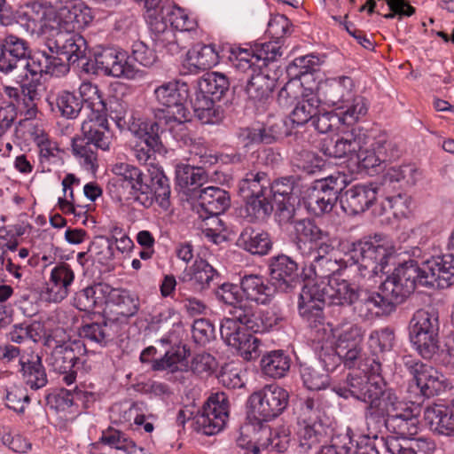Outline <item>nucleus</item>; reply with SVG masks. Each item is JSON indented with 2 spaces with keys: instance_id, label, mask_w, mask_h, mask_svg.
I'll use <instances>...</instances> for the list:
<instances>
[{
  "instance_id": "774afa93",
  "label": "nucleus",
  "mask_w": 454,
  "mask_h": 454,
  "mask_svg": "<svg viewBox=\"0 0 454 454\" xmlns=\"http://www.w3.org/2000/svg\"><path fill=\"white\" fill-rule=\"evenodd\" d=\"M236 344L231 347L236 348L247 361L254 360L260 356L261 340L251 333H244Z\"/></svg>"
},
{
  "instance_id": "603ef678",
  "label": "nucleus",
  "mask_w": 454,
  "mask_h": 454,
  "mask_svg": "<svg viewBox=\"0 0 454 454\" xmlns=\"http://www.w3.org/2000/svg\"><path fill=\"white\" fill-rule=\"evenodd\" d=\"M340 109L342 112L338 116V121L348 126L357 122L365 116L368 111L365 98L362 96H355L353 92L351 98L345 102Z\"/></svg>"
},
{
  "instance_id": "49530a36",
  "label": "nucleus",
  "mask_w": 454,
  "mask_h": 454,
  "mask_svg": "<svg viewBox=\"0 0 454 454\" xmlns=\"http://www.w3.org/2000/svg\"><path fill=\"white\" fill-rule=\"evenodd\" d=\"M80 100L91 109L95 117L106 118L107 106L98 87L90 82H83L79 87Z\"/></svg>"
},
{
  "instance_id": "f03ea898",
  "label": "nucleus",
  "mask_w": 454,
  "mask_h": 454,
  "mask_svg": "<svg viewBox=\"0 0 454 454\" xmlns=\"http://www.w3.org/2000/svg\"><path fill=\"white\" fill-rule=\"evenodd\" d=\"M113 172L121 177L123 186L129 188V200L137 202L145 207H149L156 201L164 210H168L170 202L169 180L164 172L158 168L148 169V175L124 162L113 166Z\"/></svg>"
},
{
  "instance_id": "052dcab7",
  "label": "nucleus",
  "mask_w": 454,
  "mask_h": 454,
  "mask_svg": "<svg viewBox=\"0 0 454 454\" xmlns=\"http://www.w3.org/2000/svg\"><path fill=\"white\" fill-rule=\"evenodd\" d=\"M259 436L257 438L258 443L262 448L270 447L271 450L283 453L286 452L290 445V433L286 428L276 429L273 433L270 429V434L265 436L262 434L258 427Z\"/></svg>"
},
{
  "instance_id": "bf43d9fd",
  "label": "nucleus",
  "mask_w": 454,
  "mask_h": 454,
  "mask_svg": "<svg viewBox=\"0 0 454 454\" xmlns=\"http://www.w3.org/2000/svg\"><path fill=\"white\" fill-rule=\"evenodd\" d=\"M190 64L199 70H207L218 62V54L211 45H202L189 51Z\"/></svg>"
},
{
  "instance_id": "ddd939ff",
  "label": "nucleus",
  "mask_w": 454,
  "mask_h": 454,
  "mask_svg": "<svg viewBox=\"0 0 454 454\" xmlns=\"http://www.w3.org/2000/svg\"><path fill=\"white\" fill-rule=\"evenodd\" d=\"M344 183L345 180L340 176H330L316 180L308 194V207L316 215L331 212L339 199Z\"/></svg>"
},
{
  "instance_id": "6e6d98bb",
  "label": "nucleus",
  "mask_w": 454,
  "mask_h": 454,
  "mask_svg": "<svg viewBox=\"0 0 454 454\" xmlns=\"http://www.w3.org/2000/svg\"><path fill=\"white\" fill-rule=\"evenodd\" d=\"M103 443L108 444L117 450L126 452V454H151L137 444L121 431L110 429L104 433L101 437Z\"/></svg>"
},
{
  "instance_id": "1a4fd4ad",
  "label": "nucleus",
  "mask_w": 454,
  "mask_h": 454,
  "mask_svg": "<svg viewBox=\"0 0 454 454\" xmlns=\"http://www.w3.org/2000/svg\"><path fill=\"white\" fill-rule=\"evenodd\" d=\"M154 95L157 102L168 110V115L166 116L165 122H174L175 125H172L171 129L184 131L185 129L184 123L189 114L187 108L184 106L189 98L187 85L178 82H168L157 87L154 90Z\"/></svg>"
},
{
  "instance_id": "6ab92c4d",
  "label": "nucleus",
  "mask_w": 454,
  "mask_h": 454,
  "mask_svg": "<svg viewBox=\"0 0 454 454\" xmlns=\"http://www.w3.org/2000/svg\"><path fill=\"white\" fill-rule=\"evenodd\" d=\"M0 72L21 71L29 58L30 50L26 40L14 35H7L1 43Z\"/></svg>"
},
{
  "instance_id": "c756f323",
  "label": "nucleus",
  "mask_w": 454,
  "mask_h": 454,
  "mask_svg": "<svg viewBox=\"0 0 454 454\" xmlns=\"http://www.w3.org/2000/svg\"><path fill=\"white\" fill-rule=\"evenodd\" d=\"M84 351L85 345L81 340L53 347L51 355V365L54 371L66 373L72 370L79 360V356Z\"/></svg>"
},
{
  "instance_id": "e2e57ef3",
  "label": "nucleus",
  "mask_w": 454,
  "mask_h": 454,
  "mask_svg": "<svg viewBox=\"0 0 454 454\" xmlns=\"http://www.w3.org/2000/svg\"><path fill=\"white\" fill-rule=\"evenodd\" d=\"M293 165L308 175H314L325 166V160L316 153L301 150L293 159Z\"/></svg>"
},
{
  "instance_id": "0eeeda50",
  "label": "nucleus",
  "mask_w": 454,
  "mask_h": 454,
  "mask_svg": "<svg viewBox=\"0 0 454 454\" xmlns=\"http://www.w3.org/2000/svg\"><path fill=\"white\" fill-rule=\"evenodd\" d=\"M410 337L420 356L433 358L439 349V320L434 311L419 309L411 320Z\"/></svg>"
},
{
  "instance_id": "4468645a",
  "label": "nucleus",
  "mask_w": 454,
  "mask_h": 454,
  "mask_svg": "<svg viewBox=\"0 0 454 454\" xmlns=\"http://www.w3.org/2000/svg\"><path fill=\"white\" fill-rule=\"evenodd\" d=\"M386 382L380 381L377 390L365 409V419L380 422L385 419L394 418L404 411L411 405L398 398L394 390L386 389Z\"/></svg>"
},
{
  "instance_id": "79ce46f5",
  "label": "nucleus",
  "mask_w": 454,
  "mask_h": 454,
  "mask_svg": "<svg viewBox=\"0 0 454 454\" xmlns=\"http://www.w3.org/2000/svg\"><path fill=\"white\" fill-rule=\"evenodd\" d=\"M304 386L309 390H321L328 387L329 375L320 361L303 363L300 368Z\"/></svg>"
},
{
  "instance_id": "bb28decb",
  "label": "nucleus",
  "mask_w": 454,
  "mask_h": 454,
  "mask_svg": "<svg viewBox=\"0 0 454 454\" xmlns=\"http://www.w3.org/2000/svg\"><path fill=\"white\" fill-rule=\"evenodd\" d=\"M74 280V273L70 265L61 262L51 270L46 286V299L49 301L59 302L69 294Z\"/></svg>"
},
{
  "instance_id": "c85d7f7f",
  "label": "nucleus",
  "mask_w": 454,
  "mask_h": 454,
  "mask_svg": "<svg viewBox=\"0 0 454 454\" xmlns=\"http://www.w3.org/2000/svg\"><path fill=\"white\" fill-rule=\"evenodd\" d=\"M110 292L111 286L97 283L77 292L74 302L79 310L85 312H90L96 309H106Z\"/></svg>"
},
{
  "instance_id": "680f3d73",
  "label": "nucleus",
  "mask_w": 454,
  "mask_h": 454,
  "mask_svg": "<svg viewBox=\"0 0 454 454\" xmlns=\"http://www.w3.org/2000/svg\"><path fill=\"white\" fill-rule=\"evenodd\" d=\"M55 105L61 116L67 119H75L82 108V101L73 92L65 90L60 92L56 99Z\"/></svg>"
},
{
  "instance_id": "13d9d810",
  "label": "nucleus",
  "mask_w": 454,
  "mask_h": 454,
  "mask_svg": "<svg viewBox=\"0 0 454 454\" xmlns=\"http://www.w3.org/2000/svg\"><path fill=\"white\" fill-rule=\"evenodd\" d=\"M347 268V262L342 260L331 258H323L318 256L317 260H312L310 262V270L315 276L327 279L333 277H340V270Z\"/></svg>"
},
{
  "instance_id": "9d476101",
  "label": "nucleus",
  "mask_w": 454,
  "mask_h": 454,
  "mask_svg": "<svg viewBox=\"0 0 454 454\" xmlns=\"http://www.w3.org/2000/svg\"><path fill=\"white\" fill-rule=\"evenodd\" d=\"M229 417V402L223 392L211 395L194 417L193 428L205 435H214L221 432Z\"/></svg>"
},
{
  "instance_id": "ea45409f",
  "label": "nucleus",
  "mask_w": 454,
  "mask_h": 454,
  "mask_svg": "<svg viewBox=\"0 0 454 454\" xmlns=\"http://www.w3.org/2000/svg\"><path fill=\"white\" fill-rule=\"evenodd\" d=\"M379 383H371L370 380L365 375H352L349 374L346 380V386L343 388V393L340 395L348 397V393L357 400L370 403L372 398L374 396V391L377 390ZM342 391V388H340Z\"/></svg>"
},
{
  "instance_id": "9b49d317",
  "label": "nucleus",
  "mask_w": 454,
  "mask_h": 454,
  "mask_svg": "<svg viewBox=\"0 0 454 454\" xmlns=\"http://www.w3.org/2000/svg\"><path fill=\"white\" fill-rule=\"evenodd\" d=\"M197 200L195 209L202 220H211L212 227L207 229L210 231H220L216 225H221V220L218 215L224 213L231 205L229 193L216 186H207L200 188L193 195Z\"/></svg>"
},
{
  "instance_id": "473e14b6",
  "label": "nucleus",
  "mask_w": 454,
  "mask_h": 454,
  "mask_svg": "<svg viewBox=\"0 0 454 454\" xmlns=\"http://www.w3.org/2000/svg\"><path fill=\"white\" fill-rule=\"evenodd\" d=\"M240 288L247 300L259 304H267L273 294L269 281L257 274L245 275L240 279Z\"/></svg>"
},
{
  "instance_id": "4c0bfd02",
  "label": "nucleus",
  "mask_w": 454,
  "mask_h": 454,
  "mask_svg": "<svg viewBox=\"0 0 454 454\" xmlns=\"http://www.w3.org/2000/svg\"><path fill=\"white\" fill-rule=\"evenodd\" d=\"M296 233V247L305 254V250H311L312 245L323 240L326 237L324 232L312 220L302 219L297 221L294 224Z\"/></svg>"
},
{
  "instance_id": "37998d69",
  "label": "nucleus",
  "mask_w": 454,
  "mask_h": 454,
  "mask_svg": "<svg viewBox=\"0 0 454 454\" xmlns=\"http://www.w3.org/2000/svg\"><path fill=\"white\" fill-rule=\"evenodd\" d=\"M275 87V79L271 78L263 70L253 74L247 81L245 91L253 102H262L267 99Z\"/></svg>"
},
{
  "instance_id": "423d86ee",
  "label": "nucleus",
  "mask_w": 454,
  "mask_h": 454,
  "mask_svg": "<svg viewBox=\"0 0 454 454\" xmlns=\"http://www.w3.org/2000/svg\"><path fill=\"white\" fill-rule=\"evenodd\" d=\"M288 400L289 394L286 389L275 384L266 385L249 396L251 413L248 419L254 420L262 434L267 436L270 427L264 422L278 417L287 407Z\"/></svg>"
},
{
  "instance_id": "7c9ffc66",
  "label": "nucleus",
  "mask_w": 454,
  "mask_h": 454,
  "mask_svg": "<svg viewBox=\"0 0 454 454\" xmlns=\"http://www.w3.org/2000/svg\"><path fill=\"white\" fill-rule=\"evenodd\" d=\"M120 333V325L114 319L108 317L102 323H90L83 325L79 329L82 338L102 347L114 340Z\"/></svg>"
},
{
  "instance_id": "8fccbe9b",
  "label": "nucleus",
  "mask_w": 454,
  "mask_h": 454,
  "mask_svg": "<svg viewBox=\"0 0 454 454\" xmlns=\"http://www.w3.org/2000/svg\"><path fill=\"white\" fill-rule=\"evenodd\" d=\"M332 331L337 338L336 348L361 346L364 336L361 326L349 323L338 324Z\"/></svg>"
},
{
  "instance_id": "a211bd4d",
  "label": "nucleus",
  "mask_w": 454,
  "mask_h": 454,
  "mask_svg": "<svg viewBox=\"0 0 454 454\" xmlns=\"http://www.w3.org/2000/svg\"><path fill=\"white\" fill-rule=\"evenodd\" d=\"M405 365L423 396L430 398L445 389V377L432 366L413 360L407 361Z\"/></svg>"
},
{
  "instance_id": "a18cd8bd",
  "label": "nucleus",
  "mask_w": 454,
  "mask_h": 454,
  "mask_svg": "<svg viewBox=\"0 0 454 454\" xmlns=\"http://www.w3.org/2000/svg\"><path fill=\"white\" fill-rule=\"evenodd\" d=\"M261 367L265 375L279 379L289 370L290 359L283 350H273L263 355Z\"/></svg>"
},
{
  "instance_id": "aec40b11",
  "label": "nucleus",
  "mask_w": 454,
  "mask_h": 454,
  "mask_svg": "<svg viewBox=\"0 0 454 454\" xmlns=\"http://www.w3.org/2000/svg\"><path fill=\"white\" fill-rule=\"evenodd\" d=\"M48 50L58 56H63L71 65L79 66L80 61L87 60V42L78 33L64 32V35L48 43Z\"/></svg>"
},
{
  "instance_id": "5701e85b",
  "label": "nucleus",
  "mask_w": 454,
  "mask_h": 454,
  "mask_svg": "<svg viewBox=\"0 0 454 454\" xmlns=\"http://www.w3.org/2000/svg\"><path fill=\"white\" fill-rule=\"evenodd\" d=\"M116 125L121 129H128L130 132L139 137L142 140H146L151 143L153 149L164 150L161 142V134L163 129L161 128V120L158 121H141L139 119L135 120L130 114L124 113L123 115H116L114 117Z\"/></svg>"
},
{
  "instance_id": "0e129e2a",
  "label": "nucleus",
  "mask_w": 454,
  "mask_h": 454,
  "mask_svg": "<svg viewBox=\"0 0 454 454\" xmlns=\"http://www.w3.org/2000/svg\"><path fill=\"white\" fill-rule=\"evenodd\" d=\"M89 252L95 261L102 265H106L114 257V242L104 236L97 237L89 247Z\"/></svg>"
},
{
  "instance_id": "5fc2aeb1",
  "label": "nucleus",
  "mask_w": 454,
  "mask_h": 454,
  "mask_svg": "<svg viewBox=\"0 0 454 454\" xmlns=\"http://www.w3.org/2000/svg\"><path fill=\"white\" fill-rule=\"evenodd\" d=\"M60 19V9L59 12H56L51 8L42 23L39 24L37 29L33 34L45 36L46 46L48 47L49 42L54 41L60 35H64V32H66L63 22Z\"/></svg>"
},
{
  "instance_id": "09e8293b",
  "label": "nucleus",
  "mask_w": 454,
  "mask_h": 454,
  "mask_svg": "<svg viewBox=\"0 0 454 454\" xmlns=\"http://www.w3.org/2000/svg\"><path fill=\"white\" fill-rule=\"evenodd\" d=\"M189 350L183 347L173 348L165 356L153 364V370L186 371L188 368Z\"/></svg>"
},
{
  "instance_id": "2eb2a0df",
  "label": "nucleus",
  "mask_w": 454,
  "mask_h": 454,
  "mask_svg": "<svg viewBox=\"0 0 454 454\" xmlns=\"http://www.w3.org/2000/svg\"><path fill=\"white\" fill-rule=\"evenodd\" d=\"M398 303L385 289L383 283L377 292H367L364 294L359 292V298L353 304V310L363 319L388 316L394 312Z\"/></svg>"
},
{
  "instance_id": "412c9836",
  "label": "nucleus",
  "mask_w": 454,
  "mask_h": 454,
  "mask_svg": "<svg viewBox=\"0 0 454 454\" xmlns=\"http://www.w3.org/2000/svg\"><path fill=\"white\" fill-rule=\"evenodd\" d=\"M377 192L378 187L372 184L353 185L341 194V208L348 215L364 213L376 201Z\"/></svg>"
},
{
  "instance_id": "f257e3e1",
  "label": "nucleus",
  "mask_w": 454,
  "mask_h": 454,
  "mask_svg": "<svg viewBox=\"0 0 454 454\" xmlns=\"http://www.w3.org/2000/svg\"><path fill=\"white\" fill-rule=\"evenodd\" d=\"M450 254L432 257L419 266L409 260L395 268L383 282L385 289L401 304L411 294L417 285L447 288L454 283V229L448 243Z\"/></svg>"
},
{
  "instance_id": "7ed1b4c3",
  "label": "nucleus",
  "mask_w": 454,
  "mask_h": 454,
  "mask_svg": "<svg viewBox=\"0 0 454 454\" xmlns=\"http://www.w3.org/2000/svg\"><path fill=\"white\" fill-rule=\"evenodd\" d=\"M384 425L393 434L385 441L390 454H432L434 443L426 438H415L419 432L418 413L412 406L394 418L385 419Z\"/></svg>"
},
{
  "instance_id": "f3484780",
  "label": "nucleus",
  "mask_w": 454,
  "mask_h": 454,
  "mask_svg": "<svg viewBox=\"0 0 454 454\" xmlns=\"http://www.w3.org/2000/svg\"><path fill=\"white\" fill-rule=\"evenodd\" d=\"M95 72L114 77L133 78L136 68L128 59L126 53L114 48L103 49L95 54Z\"/></svg>"
},
{
  "instance_id": "864d4df0",
  "label": "nucleus",
  "mask_w": 454,
  "mask_h": 454,
  "mask_svg": "<svg viewBox=\"0 0 454 454\" xmlns=\"http://www.w3.org/2000/svg\"><path fill=\"white\" fill-rule=\"evenodd\" d=\"M246 302L240 304L239 307L230 309V317H224L220 325V333L222 338L229 346L237 345V340L240 338L245 332L240 330L239 324L245 326V321L238 317V310L243 309Z\"/></svg>"
},
{
  "instance_id": "dca6fc26",
  "label": "nucleus",
  "mask_w": 454,
  "mask_h": 454,
  "mask_svg": "<svg viewBox=\"0 0 454 454\" xmlns=\"http://www.w3.org/2000/svg\"><path fill=\"white\" fill-rule=\"evenodd\" d=\"M164 22L157 23L155 30L161 32V35L158 38L163 46H165L171 54H177L185 45L180 43V39L171 29H167L166 23L168 22L170 26L178 30L181 34L185 31H190L194 27V22L189 19L184 10L173 6L166 9L164 14Z\"/></svg>"
},
{
  "instance_id": "cd10ccee",
  "label": "nucleus",
  "mask_w": 454,
  "mask_h": 454,
  "mask_svg": "<svg viewBox=\"0 0 454 454\" xmlns=\"http://www.w3.org/2000/svg\"><path fill=\"white\" fill-rule=\"evenodd\" d=\"M270 274L274 284L286 291L298 280V263L285 254L274 256L270 259Z\"/></svg>"
},
{
  "instance_id": "20e7f679",
  "label": "nucleus",
  "mask_w": 454,
  "mask_h": 454,
  "mask_svg": "<svg viewBox=\"0 0 454 454\" xmlns=\"http://www.w3.org/2000/svg\"><path fill=\"white\" fill-rule=\"evenodd\" d=\"M396 253L387 236L376 233L352 243L348 254L362 278H372L383 273Z\"/></svg>"
},
{
  "instance_id": "6e6552de",
  "label": "nucleus",
  "mask_w": 454,
  "mask_h": 454,
  "mask_svg": "<svg viewBox=\"0 0 454 454\" xmlns=\"http://www.w3.org/2000/svg\"><path fill=\"white\" fill-rule=\"evenodd\" d=\"M321 411L313 398L308 397L299 403V422L302 427L299 430L300 446L305 450L317 447L328 438L329 426L322 419Z\"/></svg>"
},
{
  "instance_id": "338daca9",
  "label": "nucleus",
  "mask_w": 454,
  "mask_h": 454,
  "mask_svg": "<svg viewBox=\"0 0 454 454\" xmlns=\"http://www.w3.org/2000/svg\"><path fill=\"white\" fill-rule=\"evenodd\" d=\"M215 98H213L212 96H207L201 92V90H198L196 93V98L193 102L194 111L197 114V116L204 123H213L215 121L214 118L215 117Z\"/></svg>"
},
{
  "instance_id": "4be33fe9",
  "label": "nucleus",
  "mask_w": 454,
  "mask_h": 454,
  "mask_svg": "<svg viewBox=\"0 0 454 454\" xmlns=\"http://www.w3.org/2000/svg\"><path fill=\"white\" fill-rule=\"evenodd\" d=\"M138 309L139 300L135 294L126 289L111 286L106 309H104L105 313L109 316V319H114L116 323L123 322L135 316Z\"/></svg>"
},
{
  "instance_id": "393cba45",
  "label": "nucleus",
  "mask_w": 454,
  "mask_h": 454,
  "mask_svg": "<svg viewBox=\"0 0 454 454\" xmlns=\"http://www.w3.org/2000/svg\"><path fill=\"white\" fill-rule=\"evenodd\" d=\"M354 83L350 77L343 76L339 80L325 82L317 90L319 104L340 109L352 97Z\"/></svg>"
},
{
  "instance_id": "2f4dec72",
  "label": "nucleus",
  "mask_w": 454,
  "mask_h": 454,
  "mask_svg": "<svg viewBox=\"0 0 454 454\" xmlns=\"http://www.w3.org/2000/svg\"><path fill=\"white\" fill-rule=\"evenodd\" d=\"M20 365V372L26 385L32 389L43 387L47 382V374L42 363V358L38 355L30 356H22L19 359Z\"/></svg>"
},
{
  "instance_id": "72a5a7b5",
  "label": "nucleus",
  "mask_w": 454,
  "mask_h": 454,
  "mask_svg": "<svg viewBox=\"0 0 454 454\" xmlns=\"http://www.w3.org/2000/svg\"><path fill=\"white\" fill-rule=\"evenodd\" d=\"M60 18L66 32L76 33L88 27L94 17L90 7L79 3L60 8Z\"/></svg>"
},
{
  "instance_id": "c9c22d12",
  "label": "nucleus",
  "mask_w": 454,
  "mask_h": 454,
  "mask_svg": "<svg viewBox=\"0 0 454 454\" xmlns=\"http://www.w3.org/2000/svg\"><path fill=\"white\" fill-rule=\"evenodd\" d=\"M237 244L244 250L256 255H265L272 247L271 240L267 232L251 227L245 228L242 231Z\"/></svg>"
},
{
  "instance_id": "58836bf2",
  "label": "nucleus",
  "mask_w": 454,
  "mask_h": 454,
  "mask_svg": "<svg viewBox=\"0 0 454 454\" xmlns=\"http://www.w3.org/2000/svg\"><path fill=\"white\" fill-rule=\"evenodd\" d=\"M270 178L263 171L251 170L239 181V192L242 198L270 193Z\"/></svg>"
},
{
  "instance_id": "39448f33",
  "label": "nucleus",
  "mask_w": 454,
  "mask_h": 454,
  "mask_svg": "<svg viewBox=\"0 0 454 454\" xmlns=\"http://www.w3.org/2000/svg\"><path fill=\"white\" fill-rule=\"evenodd\" d=\"M113 137L106 118L91 117L82 122L81 135L72 139L73 154L87 168L93 169L97 165L98 150L108 151Z\"/></svg>"
},
{
  "instance_id": "3c124183",
  "label": "nucleus",
  "mask_w": 454,
  "mask_h": 454,
  "mask_svg": "<svg viewBox=\"0 0 454 454\" xmlns=\"http://www.w3.org/2000/svg\"><path fill=\"white\" fill-rule=\"evenodd\" d=\"M230 86L228 78L216 72L205 74L199 81V90L207 97L212 96L213 98L220 100Z\"/></svg>"
},
{
  "instance_id": "4d7b16f0",
  "label": "nucleus",
  "mask_w": 454,
  "mask_h": 454,
  "mask_svg": "<svg viewBox=\"0 0 454 454\" xmlns=\"http://www.w3.org/2000/svg\"><path fill=\"white\" fill-rule=\"evenodd\" d=\"M319 99L316 96L302 98L290 114L291 121L298 126L312 121L318 113Z\"/></svg>"
},
{
  "instance_id": "f704fd0d",
  "label": "nucleus",
  "mask_w": 454,
  "mask_h": 454,
  "mask_svg": "<svg viewBox=\"0 0 454 454\" xmlns=\"http://www.w3.org/2000/svg\"><path fill=\"white\" fill-rule=\"evenodd\" d=\"M325 284L327 298L333 304L351 306L359 298V289L340 277H333Z\"/></svg>"
},
{
  "instance_id": "b1692460",
  "label": "nucleus",
  "mask_w": 454,
  "mask_h": 454,
  "mask_svg": "<svg viewBox=\"0 0 454 454\" xmlns=\"http://www.w3.org/2000/svg\"><path fill=\"white\" fill-rule=\"evenodd\" d=\"M238 317L245 321V327L254 333L273 330L283 320L281 315L273 309L258 311L249 302H246V306L238 310Z\"/></svg>"
},
{
  "instance_id": "f8f14e48",
  "label": "nucleus",
  "mask_w": 454,
  "mask_h": 454,
  "mask_svg": "<svg viewBox=\"0 0 454 454\" xmlns=\"http://www.w3.org/2000/svg\"><path fill=\"white\" fill-rule=\"evenodd\" d=\"M327 299V286L322 280L320 283L309 282L301 289L299 297L298 309L301 317L311 327L324 323V308Z\"/></svg>"
},
{
  "instance_id": "69168bd1",
  "label": "nucleus",
  "mask_w": 454,
  "mask_h": 454,
  "mask_svg": "<svg viewBox=\"0 0 454 454\" xmlns=\"http://www.w3.org/2000/svg\"><path fill=\"white\" fill-rule=\"evenodd\" d=\"M299 177L288 176L279 177L274 182H270V195L273 200H285L286 199L294 200L293 194L297 189Z\"/></svg>"
},
{
  "instance_id": "a19ab883",
  "label": "nucleus",
  "mask_w": 454,
  "mask_h": 454,
  "mask_svg": "<svg viewBox=\"0 0 454 454\" xmlns=\"http://www.w3.org/2000/svg\"><path fill=\"white\" fill-rule=\"evenodd\" d=\"M360 137L352 132L335 142L330 140L325 143L321 150L325 155L330 158L340 159L350 156V159L353 160L356 151L360 149Z\"/></svg>"
},
{
  "instance_id": "c03bdc74",
  "label": "nucleus",
  "mask_w": 454,
  "mask_h": 454,
  "mask_svg": "<svg viewBox=\"0 0 454 454\" xmlns=\"http://www.w3.org/2000/svg\"><path fill=\"white\" fill-rule=\"evenodd\" d=\"M176 179L177 184L182 188H190L192 196L207 181V176L201 168H194L186 164L177 165L176 169Z\"/></svg>"
},
{
  "instance_id": "e433bc0d",
  "label": "nucleus",
  "mask_w": 454,
  "mask_h": 454,
  "mask_svg": "<svg viewBox=\"0 0 454 454\" xmlns=\"http://www.w3.org/2000/svg\"><path fill=\"white\" fill-rule=\"evenodd\" d=\"M425 420L442 434L454 435V413L446 406L434 404L424 411Z\"/></svg>"
},
{
  "instance_id": "de8ad7c7",
  "label": "nucleus",
  "mask_w": 454,
  "mask_h": 454,
  "mask_svg": "<svg viewBox=\"0 0 454 454\" xmlns=\"http://www.w3.org/2000/svg\"><path fill=\"white\" fill-rule=\"evenodd\" d=\"M246 202L245 210L247 216L251 221H263L268 218L273 209L272 196L270 193L254 195L251 198H243Z\"/></svg>"
},
{
  "instance_id": "a878e982",
  "label": "nucleus",
  "mask_w": 454,
  "mask_h": 454,
  "mask_svg": "<svg viewBox=\"0 0 454 454\" xmlns=\"http://www.w3.org/2000/svg\"><path fill=\"white\" fill-rule=\"evenodd\" d=\"M218 278V272L206 260L199 259L178 277L180 283L178 290L182 295L185 296V294L182 293L183 285H190L194 289L202 291L208 288L210 283Z\"/></svg>"
}]
</instances>
